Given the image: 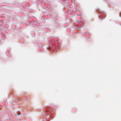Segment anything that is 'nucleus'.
I'll return each instance as SVG.
<instances>
[{"instance_id": "obj_2", "label": "nucleus", "mask_w": 121, "mask_h": 121, "mask_svg": "<svg viewBox=\"0 0 121 121\" xmlns=\"http://www.w3.org/2000/svg\"><path fill=\"white\" fill-rule=\"evenodd\" d=\"M2 3L0 2V4H1Z\"/></svg>"}, {"instance_id": "obj_1", "label": "nucleus", "mask_w": 121, "mask_h": 121, "mask_svg": "<svg viewBox=\"0 0 121 121\" xmlns=\"http://www.w3.org/2000/svg\"><path fill=\"white\" fill-rule=\"evenodd\" d=\"M7 3H8V4H13V3H11V2H8Z\"/></svg>"}]
</instances>
